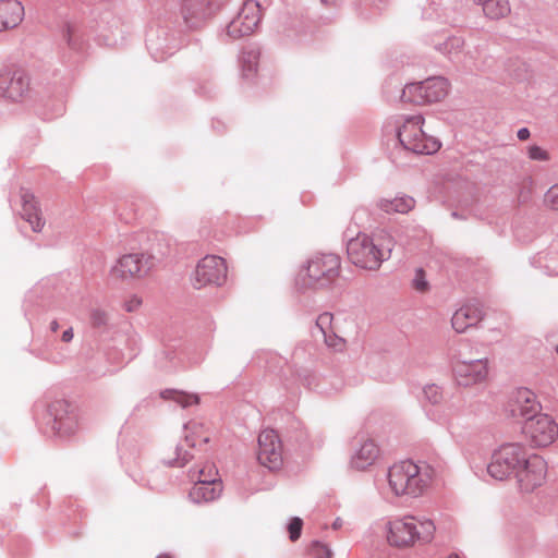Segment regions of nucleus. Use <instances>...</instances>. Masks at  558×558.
Returning a JSON list of instances; mask_svg holds the SVG:
<instances>
[{
    "label": "nucleus",
    "mask_w": 558,
    "mask_h": 558,
    "mask_svg": "<svg viewBox=\"0 0 558 558\" xmlns=\"http://www.w3.org/2000/svg\"><path fill=\"white\" fill-rule=\"evenodd\" d=\"M341 258L330 252L311 255L299 268L294 284L299 291H328L340 278Z\"/></svg>",
    "instance_id": "obj_1"
},
{
    "label": "nucleus",
    "mask_w": 558,
    "mask_h": 558,
    "mask_svg": "<svg viewBox=\"0 0 558 558\" xmlns=\"http://www.w3.org/2000/svg\"><path fill=\"white\" fill-rule=\"evenodd\" d=\"M436 478V470L428 463L403 460L392 464L387 474L388 486L396 497L423 496Z\"/></svg>",
    "instance_id": "obj_2"
},
{
    "label": "nucleus",
    "mask_w": 558,
    "mask_h": 558,
    "mask_svg": "<svg viewBox=\"0 0 558 558\" xmlns=\"http://www.w3.org/2000/svg\"><path fill=\"white\" fill-rule=\"evenodd\" d=\"M436 525L427 518L400 515L389 518L384 525V537L391 547L405 549L416 544H429L435 537Z\"/></svg>",
    "instance_id": "obj_3"
},
{
    "label": "nucleus",
    "mask_w": 558,
    "mask_h": 558,
    "mask_svg": "<svg viewBox=\"0 0 558 558\" xmlns=\"http://www.w3.org/2000/svg\"><path fill=\"white\" fill-rule=\"evenodd\" d=\"M393 248V239L385 232L368 235L359 233L347 244L349 260L362 269L377 270Z\"/></svg>",
    "instance_id": "obj_4"
},
{
    "label": "nucleus",
    "mask_w": 558,
    "mask_h": 558,
    "mask_svg": "<svg viewBox=\"0 0 558 558\" xmlns=\"http://www.w3.org/2000/svg\"><path fill=\"white\" fill-rule=\"evenodd\" d=\"M524 445L520 442H505L497 447L487 464V473L497 481H507L518 473L529 457Z\"/></svg>",
    "instance_id": "obj_5"
},
{
    "label": "nucleus",
    "mask_w": 558,
    "mask_h": 558,
    "mask_svg": "<svg viewBox=\"0 0 558 558\" xmlns=\"http://www.w3.org/2000/svg\"><path fill=\"white\" fill-rule=\"evenodd\" d=\"M424 118L411 116L404 119L398 130V140L401 145L415 154H434L440 148V143L423 130Z\"/></svg>",
    "instance_id": "obj_6"
},
{
    "label": "nucleus",
    "mask_w": 558,
    "mask_h": 558,
    "mask_svg": "<svg viewBox=\"0 0 558 558\" xmlns=\"http://www.w3.org/2000/svg\"><path fill=\"white\" fill-rule=\"evenodd\" d=\"M31 76L21 69L0 68V99L10 104H23L32 95Z\"/></svg>",
    "instance_id": "obj_7"
},
{
    "label": "nucleus",
    "mask_w": 558,
    "mask_h": 558,
    "mask_svg": "<svg viewBox=\"0 0 558 558\" xmlns=\"http://www.w3.org/2000/svg\"><path fill=\"white\" fill-rule=\"evenodd\" d=\"M154 268V256L148 253H129L120 256L109 270L110 279L126 281L143 279Z\"/></svg>",
    "instance_id": "obj_8"
},
{
    "label": "nucleus",
    "mask_w": 558,
    "mask_h": 558,
    "mask_svg": "<svg viewBox=\"0 0 558 558\" xmlns=\"http://www.w3.org/2000/svg\"><path fill=\"white\" fill-rule=\"evenodd\" d=\"M522 434L531 447L545 448L558 438V424L550 415L539 413L525 420Z\"/></svg>",
    "instance_id": "obj_9"
},
{
    "label": "nucleus",
    "mask_w": 558,
    "mask_h": 558,
    "mask_svg": "<svg viewBox=\"0 0 558 558\" xmlns=\"http://www.w3.org/2000/svg\"><path fill=\"white\" fill-rule=\"evenodd\" d=\"M227 271V264L222 257L206 255L196 264L191 283L197 290L213 286L219 287L226 282Z\"/></svg>",
    "instance_id": "obj_10"
},
{
    "label": "nucleus",
    "mask_w": 558,
    "mask_h": 558,
    "mask_svg": "<svg viewBox=\"0 0 558 558\" xmlns=\"http://www.w3.org/2000/svg\"><path fill=\"white\" fill-rule=\"evenodd\" d=\"M546 474V461L541 456L530 454L514 478L520 492L532 493L544 484Z\"/></svg>",
    "instance_id": "obj_11"
},
{
    "label": "nucleus",
    "mask_w": 558,
    "mask_h": 558,
    "mask_svg": "<svg viewBox=\"0 0 558 558\" xmlns=\"http://www.w3.org/2000/svg\"><path fill=\"white\" fill-rule=\"evenodd\" d=\"M257 460L270 471H278L283 465L282 444L274 429H264L258 435Z\"/></svg>",
    "instance_id": "obj_12"
},
{
    "label": "nucleus",
    "mask_w": 558,
    "mask_h": 558,
    "mask_svg": "<svg viewBox=\"0 0 558 558\" xmlns=\"http://www.w3.org/2000/svg\"><path fill=\"white\" fill-rule=\"evenodd\" d=\"M260 21V7L255 0H245L238 15L229 23L227 33L238 39L252 35Z\"/></svg>",
    "instance_id": "obj_13"
},
{
    "label": "nucleus",
    "mask_w": 558,
    "mask_h": 558,
    "mask_svg": "<svg viewBox=\"0 0 558 558\" xmlns=\"http://www.w3.org/2000/svg\"><path fill=\"white\" fill-rule=\"evenodd\" d=\"M508 412L512 417H525L539 414L541 405L533 391L519 388L512 392L508 401Z\"/></svg>",
    "instance_id": "obj_14"
},
{
    "label": "nucleus",
    "mask_w": 558,
    "mask_h": 558,
    "mask_svg": "<svg viewBox=\"0 0 558 558\" xmlns=\"http://www.w3.org/2000/svg\"><path fill=\"white\" fill-rule=\"evenodd\" d=\"M456 379L461 386H471L487 379L489 373L488 359L471 362H458L453 368Z\"/></svg>",
    "instance_id": "obj_15"
},
{
    "label": "nucleus",
    "mask_w": 558,
    "mask_h": 558,
    "mask_svg": "<svg viewBox=\"0 0 558 558\" xmlns=\"http://www.w3.org/2000/svg\"><path fill=\"white\" fill-rule=\"evenodd\" d=\"M21 202H22V209H21V217L23 220H25L31 229L39 233L44 230L46 226V220L43 215L39 202L35 197L33 193L29 191L23 190L21 192Z\"/></svg>",
    "instance_id": "obj_16"
},
{
    "label": "nucleus",
    "mask_w": 558,
    "mask_h": 558,
    "mask_svg": "<svg viewBox=\"0 0 558 558\" xmlns=\"http://www.w3.org/2000/svg\"><path fill=\"white\" fill-rule=\"evenodd\" d=\"M381 457L379 445L373 439H365L351 457L350 464L357 471L367 470L376 464Z\"/></svg>",
    "instance_id": "obj_17"
},
{
    "label": "nucleus",
    "mask_w": 558,
    "mask_h": 558,
    "mask_svg": "<svg viewBox=\"0 0 558 558\" xmlns=\"http://www.w3.org/2000/svg\"><path fill=\"white\" fill-rule=\"evenodd\" d=\"M484 318L483 311L475 305H464L457 310L451 318L452 328L457 332H464L477 325Z\"/></svg>",
    "instance_id": "obj_18"
},
{
    "label": "nucleus",
    "mask_w": 558,
    "mask_h": 558,
    "mask_svg": "<svg viewBox=\"0 0 558 558\" xmlns=\"http://www.w3.org/2000/svg\"><path fill=\"white\" fill-rule=\"evenodd\" d=\"M24 8L17 0H0V32L16 27L23 20Z\"/></svg>",
    "instance_id": "obj_19"
},
{
    "label": "nucleus",
    "mask_w": 558,
    "mask_h": 558,
    "mask_svg": "<svg viewBox=\"0 0 558 558\" xmlns=\"http://www.w3.org/2000/svg\"><path fill=\"white\" fill-rule=\"evenodd\" d=\"M70 405L65 401H57L51 410L56 415L54 428L61 435H71L77 428V418L73 412H69Z\"/></svg>",
    "instance_id": "obj_20"
},
{
    "label": "nucleus",
    "mask_w": 558,
    "mask_h": 558,
    "mask_svg": "<svg viewBox=\"0 0 558 558\" xmlns=\"http://www.w3.org/2000/svg\"><path fill=\"white\" fill-rule=\"evenodd\" d=\"M184 440L190 448H202L211 438V430L203 422L191 420L184 425Z\"/></svg>",
    "instance_id": "obj_21"
},
{
    "label": "nucleus",
    "mask_w": 558,
    "mask_h": 558,
    "mask_svg": "<svg viewBox=\"0 0 558 558\" xmlns=\"http://www.w3.org/2000/svg\"><path fill=\"white\" fill-rule=\"evenodd\" d=\"M221 492L222 483L196 481L190 490V498L196 504L208 502L218 498Z\"/></svg>",
    "instance_id": "obj_22"
},
{
    "label": "nucleus",
    "mask_w": 558,
    "mask_h": 558,
    "mask_svg": "<svg viewBox=\"0 0 558 558\" xmlns=\"http://www.w3.org/2000/svg\"><path fill=\"white\" fill-rule=\"evenodd\" d=\"M377 206L386 214H408L415 207V201L411 196L401 195L392 198H381Z\"/></svg>",
    "instance_id": "obj_23"
},
{
    "label": "nucleus",
    "mask_w": 558,
    "mask_h": 558,
    "mask_svg": "<svg viewBox=\"0 0 558 558\" xmlns=\"http://www.w3.org/2000/svg\"><path fill=\"white\" fill-rule=\"evenodd\" d=\"M425 102L442 100L449 92V84L442 77H435L424 81Z\"/></svg>",
    "instance_id": "obj_24"
},
{
    "label": "nucleus",
    "mask_w": 558,
    "mask_h": 558,
    "mask_svg": "<svg viewBox=\"0 0 558 558\" xmlns=\"http://www.w3.org/2000/svg\"><path fill=\"white\" fill-rule=\"evenodd\" d=\"M160 398L166 401H173L181 408L186 409L192 405H198L201 398L197 393H191L177 389H165L160 392Z\"/></svg>",
    "instance_id": "obj_25"
},
{
    "label": "nucleus",
    "mask_w": 558,
    "mask_h": 558,
    "mask_svg": "<svg viewBox=\"0 0 558 558\" xmlns=\"http://www.w3.org/2000/svg\"><path fill=\"white\" fill-rule=\"evenodd\" d=\"M482 5L484 13L490 19H501L510 12L508 0H483Z\"/></svg>",
    "instance_id": "obj_26"
},
{
    "label": "nucleus",
    "mask_w": 558,
    "mask_h": 558,
    "mask_svg": "<svg viewBox=\"0 0 558 558\" xmlns=\"http://www.w3.org/2000/svg\"><path fill=\"white\" fill-rule=\"evenodd\" d=\"M424 93V82L411 83L403 88L401 99L404 102H411L416 105L425 104Z\"/></svg>",
    "instance_id": "obj_27"
},
{
    "label": "nucleus",
    "mask_w": 558,
    "mask_h": 558,
    "mask_svg": "<svg viewBox=\"0 0 558 558\" xmlns=\"http://www.w3.org/2000/svg\"><path fill=\"white\" fill-rule=\"evenodd\" d=\"M259 60V52L257 50H251L245 52L243 57L242 76L244 78L254 77L257 73Z\"/></svg>",
    "instance_id": "obj_28"
},
{
    "label": "nucleus",
    "mask_w": 558,
    "mask_h": 558,
    "mask_svg": "<svg viewBox=\"0 0 558 558\" xmlns=\"http://www.w3.org/2000/svg\"><path fill=\"white\" fill-rule=\"evenodd\" d=\"M194 477L196 481H204V483H221L218 478V470L213 463H205Z\"/></svg>",
    "instance_id": "obj_29"
},
{
    "label": "nucleus",
    "mask_w": 558,
    "mask_h": 558,
    "mask_svg": "<svg viewBox=\"0 0 558 558\" xmlns=\"http://www.w3.org/2000/svg\"><path fill=\"white\" fill-rule=\"evenodd\" d=\"M324 341L326 345L335 352H343L347 347V341L336 333V329L331 332L324 333Z\"/></svg>",
    "instance_id": "obj_30"
},
{
    "label": "nucleus",
    "mask_w": 558,
    "mask_h": 558,
    "mask_svg": "<svg viewBox=\"0 0 558 558\" xmlns=\"http://www.w3.org/2000/svg\"><path fill=\"white\" fill-rule=\"evenodd\" d=\"M316 326L319 328L322 333L331 332L335 328L333 326V315L331 313H323L316 319Z\"/></svg>",
    "instance_id": "obj_31"
},
{
    "label": "nucleus",
    "mask_w": 558,
    "mask_h": 558,
    "mask_svg": "<svg viewBox=\"0 0 558 558\" xmlns=\"http://www.w3.org/2000/svg\"><path fill=\"white\" fill-rule=\"evenodd\" d=\"M424 396L432 404H438L442 400V390L435 384L427 385L424 388Z\"/></svg>",
    "instance_id": "obj_32"
},
{
    "label": "nucleus",
    "mask_w": 558,
    "mask_h": 558,
    "mask_svg": "<svg viewBox=\"0 0 558 558\" xmlns=\"http://www.w3.org/2000/svg\"><path fill=\"white\" fill-rule=\"evenodd\" d=\"M313 558H331V550L324 544L315 542L310 547Z\"/></svg>",
    "instance_id": "obj_33"
},
{
    "label": "nucleus",
    "mask_w": 558,
    "mask_h": 558,
    "mask_svg": "<svg viewBox=\"0 0 558 558\" xmlns=\"http://www.w3.org/2000/svg\"><path fill=\"white\" fill-rule=\"evenodd\" d=\"M544 202L547 207L558 210V184L553 185L545 194Z\"/></svg>",
    "instance_id": "obj_34"
},
{
    "label": "nucleus",
    "mask_w": 558,
    "mask_h": 558,
    "mask_svg": "<svg viewBox=\"0 0 558 558\" xmlns=\"http://www.w3.org/2000/svg\"><path fill=\"white\" fill-rule=\"evenodd\" d=\"M413 288L418 292H426L428 290V282L425 278V272L423 269H417L415 271Z\"/></svg>",
    "instance_id": "obj_35"
},
{
    "label": "nucleus",
    "mask_w": 558,
    "mask_h": 558,
    "mask_svg": "<svg viewBox=\"0 0 558 558\" xmlns=\"http://www.w3.org/2000/svg\"><path fill=\"white\" fill-rule=\"evenodd\" d=\"M527 155L532 160L546 161L549 159V154L539 146L532 145L527 149Z\"/></svg>",
    "instance_id": "obj_36"
},
{
    "label": "nucleus",
    "mask_w": 558,
    "mask_h": 558,
    "mask_svg": "<svg viewBox=\"0 0 558 558\" xmlns=\"http://www.w3.org/2000/svg\"><path fill=\"white\" fill-rule=\"evenodd\" d=\"M108 319L107 313L102 310H94L90 313V323L94 327H100L106 325Z\"/></svg>",
    "instance_id": "obj_37"
},
{
    "label": "nucleus",
    "mask_w": 558,
    "mask_h": 558,
    "mask_svg": "<svg viewBox=\"0 0 558 558\" xmlns=\"http://www.w3.org/2000/svg\"><path fill=\"white\" fill-rule=\"evenodd\" d=\"M193 458L192 453L187 450H183L182 448H178L177 457L173 459L172 463L175 466H183Z\"/></svg>",
    "instance_id": "obj_38"
},
{
    "label": "nucleus",
    "mask_w": 558,
    "mask_h": 558,
    "mask_svg": "<svg viewBox=\"0 0 558 558\" xmlns=\"http://www.w3.org/2000/svg\"><path fill=\"white\" fill-rule=\"evenodd\" d=\"M142 298L133 294L125 300L123 306L126 312H135L142 306Z\"/></svg>",
    "instance_id": "obj_39"
},
{
    "label": "nucleus",
    "mask_w": 558,
    "mask_h": 558,
    "mask_svg": "<svg viewBox=\"0 0 558 558\" xmlns=\"http://www.w3.org/2000/svg\"><path fill=\"white\" fill-rule=\"evenodd\" d=\"M302 530V520L299 518H294L291 520L289 524V533H290V539L296 541L301 535Z\"/></svg>",
    "instance_id": "obj_40"
},
{
    "label": "nucleus",
    "mask_w": 558,
    "mask_h": 558,
    "mask_svg": "<svg viewBox=\"0 0 558 558\" xmlns=\"http://www.w3.org/2000/svg\"><path fill=\"white\" fill-rule=\"evenodd\" d=\"M463 46V40L460 37L449 38L446 43V51L448 53H452L453 51H459Z\"/></svg>",
    "instance_id": "obj_41"
},
{
    "label": "nucleus",
    "mask_w": 558,
    "mask_h": 558,
    "mask_svg": "<svg viewBox=\"0 0 558 558\" xmlns=\"http://www.w3.org/2000/svg\"><path fill=\"white\" fill-rule=\"evenodd\" d=\"M530 137V131L526 128L520 129L518 131V138L520 141H526Z\"/></svg>",
    "instance_id": "obj_42"
},
{
    "label": "nucleus",
    "mask_w": 558,
    "mask_h": 558,
    "mask_svg": "<svg viewBox=\"0 0 558 558\" xmlns=\"http://www.w3.org/2000/svg\"><path fill=\"white\" fill-rule=\"evenodd\" d=\"M72 338H73V331H72V329H71V328H70V329H68V330H65V331H63V333H62V340H63L64 342H69V341H71V340H72Z\"/></svg>",
    "instance_id": "obj_43"
},
{
    "label": "nucleus",
    "mask_w": 558,
    "mask_h": 558,
    "mask_svg": "<svg viewBox=\"0 0 558 558\" xmlns=\"http://www.w3.org/2000/svg\"><path fill=\"white\" fill-rule=\"evenodd\" d=\"M57 328H58V324H57V322H53V323L51 324V329H52L53 331H56V330H57Z\"/></svg>",
    "instance_id": "obj_44"
},
{
    "label": "nucleus",
    "mask_w": 558,
    "mask_h": 558,
    "mask_svg": "<svg viewBox=\"0 0 558 558\" xmlns=\"http://www.w3.org/2000/svg\"><path fill=\"white\" fill-rule=\"evenodd\" d=\"M323 3L325 4H330L332 3L335 0H320Z\"/></svg>",
    "instance_id": "obj_45"
},
{
    "label": "nucleus",
    "mask_w": 558,
    "mask_h": 558,
    "mask_svg": "<svg viewBox=\"0 0 558 558\" xmlns=\"http://www.w3.org/2000/svg\"><path fill=\"white\" fill-rule=\"evenodd\" d=\"M158 558H171V557H170V556H168V555H161V556H159Z\"/></svg>",
    "instance_id": "obj_46"
},
{
    "label": "nucleus",
    "mask_w": 558,
    "mask_h": 558,
    "mask_svg": "<svg viewBox=\"0 0 558 558\" xmlns=\"http://www.w3.org/2000/svg\"><path fill=\"white\" fill-rule=\"evenodd\" d=\"M448 558H460L458 555H450Z\"/></svg>",
    "instance_id": "obj_47"
},
{
    "label": "nucleus",
    "mask_w": 558,
    "mask_h": 558,
    "mask_svg": "<svg viewBox=\"0 0 558 558\" xmlns=\"http://www.w3.org/2000/svg\"><path fill=\"white\" fill-rule=\"evenodd\" d=\"M189 2H190V0H185V5H186V7L189 5Z\"/></svg>",
    "instance_id": "obj_48"
},
{
    "label": "nucleus",
    "mask_w": 558,
    "mask_h": 558,
    "mask_svg": "<svg viewBox=\"0 0 558 558\" xmlns=\"http://www.w3.org/2000/svg\"><path fill=\"white\" fill-rule=\"evenodd\" d=\"M556 351H557V354H558V344H557V349H556Z\"/></svg>",
    "instance_id": "obj_49"
}]
</instances>
